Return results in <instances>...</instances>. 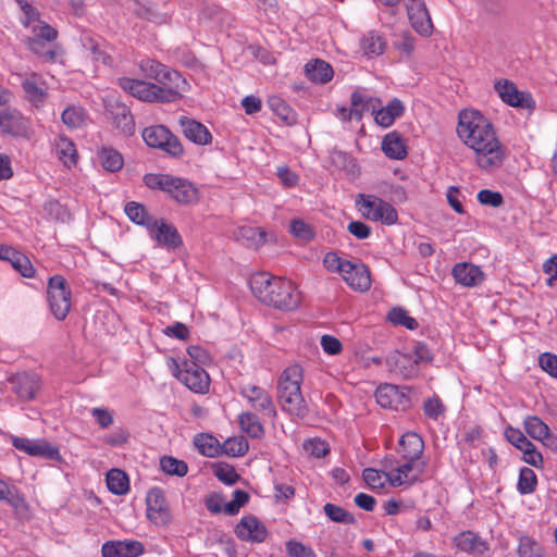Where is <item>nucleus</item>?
<instances>
[{
  "label": "nucleus",
  "instance_id": "obj_9",
  "mask_svg": "<svg viewBox=\"0 0 557 557\" xmlns=\"http://www.w3.org/2000/svg\"><path fill=\"white\" fill-rule=\"evenodd\" d=\"M356 207L360 214L372 222L394 225L398 221L397 210L387 201L374 195L358 194Z\"/></svg>",
  "mask_w": 557,
  "mask_h": 557
},
{
  "label": "nucleus",
  "instance_id": "obj_3",
  "mask_svg": "<svg viewBox=\"0 0 557 557\" xmlns=\"http://www.w3.org/2000/svg\"><path fill=\"white\" fill-rule=\"evenodd\" d=\"M250 287L262 304L278 310H295L301 301L300 292L290 280L265 272L252 275Z\"/></svg>",
  "mask_w": 557,
  "mask_h": 557
},
{
  "label": "nucleus",
  "instance_id": "obj_18",
  "mask_svg": "<svg viewBox=\"0 0 557 557\" xmlns=\"http://www.w3.org/2000/svg\"><path fill=\"white\" fill-rule=\"evenodd\" d=\"M0 128L13 137H29L32 124L18 110L7 108L0 111Z\"/></svg>",
  "mask_w": 557,
  "mask_h": 557
},
{
  "label": "nucleus",
  "instance_id": "obj_60",
  "mask_svg": "<svg viewBox=\"0 0 557 557\" xmlns=\"http://www.w3.org/2000/svg\"><path fill=\"white\" fill-rule=\"evenodd\" d=\"M362 478L371 488L379 490L385 486L386 479L384 470L379 471L373 468H367L362 472Z\"/></svg>",
  "mask_w": 557,
  "mask_h": 557
},
{
  "label": "nucleus",
  "instance_id": "obj_52",
  "mask_svg": "<svg viewBox=\"0 0 557 557\" xmlns=\"http://www.w3.org/2000/svg\"><path fill=\"white\" fill-rule=\"evenodd\" d=\"M388 321L394 325L405 326L408 330L418 329L419 324L417 320L408 314V312L403 308H393L388 312Z\"/></svg>",
  "mask_w": 557,
  "mask_h": 557
},
{
  "label": "nucleus",
  "instance_id": "obj_62",
  "mask_svg": "<svg viewBox=\"0 0 557 557\" xmlns=\"http://www.w3.org/2000/svg\"><path fill=\"white\" fill-rule=\"evenodd\" d=\"M478 200L481 205L498 208L504 203L503 195L499 191L482 189L478 193Z\"/></svg>",
  "mask_w": 557,
  "mask_h": 557
},
{
  "label": "nucleus",
  "instance_id": "obj_17",
  "mask_svg": "<svg viewBox=\"0 0 557 557\" xmlns=\"http://www.w3.org/2000/svg\"><path fill=\"white\" fill-rule=\"evenodd\" d=\"M233 496L232 502L225 503L221 494L212 493L206 497L205 505L211 513L218 515L224 512L228 516H235L239 512V509L248 503L249 495L243 490H235Z\"/></svg>",
  "mask_w": 557,
  "mask_h": 557
},
{
  "label": "nucleus",
  "instance_id": "obj_13",
  "mask_svg": "<svg viewBox=\"0 0 557 557\" xmlns=\"http://www.w3.org/2000/svg\"><path fill=\"white\" fill-rule=\"evenodd\" d=\"M146 517L157 527H168L173 519L171 508L160 487H152L146 496Z\"/></svg>",
  "mask_w": 557,
  "mask_h": 557
},
{
  "label": "nucleus",
  "instance_id": "obj_43",
  "mask_svg": "<svg viewBox=\"0 0 557 557\" xmlns=\"http://www.w3.org/2000/svg\"><path fill=\"white\" fill-rule=\"evenodd\" d=\"M194 444L198 451L206 457L214 458L221 453L219 441L213 435L207 433L198 434L194 440Z\"/></svg>",
  "mask_w": 557,
  "mask_h": 557
},
{
  "label": "nucleus",
  "instance_id": "obj_24",
  "mask_svg": "<svg viewBox=\"0 0 557 557\" xmlns=\"http://www.w3.org/2000/svg\"><path fill=\"white\" fill-rule=\"evenodd\" d=\"M145 547L136 540L108 541L101 547L102 557H138Z\"/></svg>",
  "mask_w": 557,
  "mask_h": 557
},
{
  "label": "nucleus",
  "instance_id": "obj_4",
  "mask_svg": "<svg viewBox=\"0 0 557 557\" xmlns=\"http://www.w3.org/2000/svg\"><path fill=\"white\" fill-rule=\"evenodd\" d=\"M304 369L299 364L285 368L277 380V397L283 411L297 418L308 413V407L301 392Z\"/></svg>",
  "mask_w": 557,
  "mask_h": 557
},
{
  "label": "nucleus",
  "instance_id": "obj_30",
  "mask_svg": "<svg viewBox=\"0 0 557 557\" xmlns=\"http://www.w3.org/2000/svg\"><path fill=\"white\" fill-rule=\"evenodd\" d=\"M180 124L182 126L183 134L190 141L200 146L211 144L212 135L202 123L193 119L182 117L180 120Z\"/></svg>",
  "mask_w": 557,
  "mask_h": 557
},
{
  "label": "nucleus",
  "instance_id": "obj_46",
  "mask_svg": "<svg viewBox=\"0 0 557 557\" xmlns=\"http://www.w3.org/2000/svg\"><path fill=\"white\" fill-rule=\"evenodd\" d=\"M101 165L106 171L117 172L123 168L122 154L113 148H102L99 152Z\"/></svg>",
  "mask_w": 557,
  "mask_h": 557
},
{
  "label": "nucleus",
  "instance_id": "obj_25",
  "mask_svg": "<svg viewBox=\"0 0 557 557\" xmlns=\"http://www.w3.org/2000/svg\"><path fill=\"white\" fill-rule=\"evenodd\" d=\"M454 544L460 552L482 557L488 549V543L473 531H462L454 537Z\"/></svg>",
  "mask_w": 557,
  "mask_h": 557
},
{
  "label": "nucleus",
  "instance_id": "obj_44",
  "mask_svg": "<svg viewBox=\"0 0 557 557\" xmlns=\"http://www.w3.org/2000/svg\"><path fill=\"white\" fill-rule=\"evenodd\" d=\"M268 107L283 122L292 124L295 122V112L288 103L280 96L273 95L268 98Z\"/></svg>",
  "mask_w": 557,
  "mask_h": 557
},
{
  "label": "nucleus",
  "instance_id": "obj_29",
  "mask_svg": "<svg viewBox=\"0 0 557 557\" xmlns=\"http://www.w3.org/2000/svg\"><path fill=\"white\" fill-rule=\"evenodd\" d=\"M391 372L403 379H411L418 375L419 368L410 354L395 351L387 358Z\"/></svg>",
  "mask_w": 557,
  "mask_h": 557
},
{
  "label": "nucleus",
  "instance_id": "obj_19",
  "mask_svg": "<svg viewBox=\"0 0 557 557\" xmlns=\"http://www.w3.org/2000/svg\"><path fill=\"white\" fill-rule=\"evenodd\" d=\"M412 28L422 36L432 34L433 24L424 0H403Z\"/></svg>",
  "mask_w": 557,
  "mask_h": 557
},
{
  "label": "nucleus",
  "instance_id": "obj_23",
  "mask_svg": "<svg viewBox=\"0 0 557 557\" xmlns=\"http://www.w3.org/2000/svg\"><path fill=\"white\" fill-rule=\"evenodd\" d=\"M376 403L382 408L403 410L406 409L410 400L396 385L383 384L375 392Z\"/></svg>",
  "mask_w": 557,
  "mask_h": 557
},
{
  "label": "nucleus",
  "instance_id": "obj_51",
  "mask_svg": "<svg viewBox=\"0 0 557 557\" xmlns=\"http://www.w3.org/2000/svg\"><path fill=\"white\" fill-rule=\"evenodd\" d=\"M160 467L162 471L170 475L184 476L188 472L187 463L172 456L162 457L160 459Z\"/></svg>",
  "mask_w": 557,
  "mask_h": 557
},
{
  "label": "nucleus",
  "instance_id": "obj_6",
  "mask_svg": "<svg viewBox=\"0 0 557 557\" xmlns=\"http://www.w3.org/2000/svg\"><path fill=\"white\" fill-rule=\"evenodd\" d=\"M323 264L327 271L339 273L347 285L355 290L366 292L371 287L370 272L360 261L346 260L336 252L330 251L324 256Z\"/></svg>",
  "mask_w": 557,
  "mask_h": 557
},
{
  "label": "nucleus",
  "instance_id": "obj_39",
  "mask_svg": "<svg viewBox=\"0 0 557 557\" xmlns=\"http://www.w3.org/2000/svg\"><path fill=\"white\" fill-rule=\"evenodd\" d=\"M55 152L58 154L59 160L65 165V166H73L77 163L78 154L76 147L74 143L65 137V136H59L55 139Z\"/></svg>",
  "mask_w": 557,
  "mask_h": 557
},
{
  "label": "nucleus",
  "instance_id": "obj_47",
  "mask_svg": "<svg viewBox=\"0 0 557 557\" xmlns=\"http://www.w3.org/2000/svg\"><path fill=\"white\" fill-rule=\"evenodd\" d=\"M139 70L144 76L150 79H159L161 78L165 72L170 71L166 65L162 64L161 62L153 60V59H143L139 62Z\"/></svg>",
  "mask_w": 557,
  "mask_h": 557
},
{
  "label": "nucleus",
  "instance_id": "obj_63",
  "mask_svg": "<svg viewBox=\"0 0 557 557\" xmlns=\"http://www.w3.org/2000/svg\"><path fill=\"white\" fill-rule=\"evenodd\" d=\"M520 557H543L541 546L530 539H522L518 547Z\"/></svg>",
  "mask_w": 557,
  "mask_h": 557
},
{
  "label": "nucleus",
  "instance_id": "obj_41",
  "mask_svg": "<svg viewBox=\"0 0 557 557\" xmlns=\"http://www.w3.org/2000/svg\"><path fill=\"white\" fill-rule=\"evenodd\" d=\"M107 486L115 495H124L129 491L127 474L120 469H111L107 473Z\"/></svg>",
  "mask_w": 557,
  "mask_h": 557
},
{
  "label": "nucleus",
  "instance_id": "obj_64",
  "mask_svg": "<svg viewBox=\"0 0 557 557\" xmlns=\"http://www.w3.org/2000/svg\"><path fill=\"white\" fill-rule=\"evenodd\" d=\"M542 370L557 379V355L544 352L539 358Z\"/></svg>",
  "mask_w": 557,
  "mask_h": 557
},
{
  "label": "nucleus",
  "instance_id": "obj_31",
  "mask_svg": "<svg viewBox=\"0 0 557 557\" xmlns=\"http://www.w3.org/2000/svg\"><path fill=\"white\" fill-rule=\"evenodd\" d=\"M398 453L403 459H422L424 442L416 432H407L399 438Z\"/></svg>",
  "mask_w": 557,
  "mask_h": 557
},
{
  "label": "nucleus",
  "instance_id": "obj_61",
  "mask_svg": "<svg viewBox=\"0 0 557 557\" xmlns=\"http://www.w3.org/2000/svg\"><path fill=\"white\" fill-rule=\"evenodd\" d=\"M289 557H317L313 549L300 542L289 540L285 544Z\"/></svg>",
  "mask_w": 557,
  "mask_h": 557
},
{
  "label": "nucleus",
  "instance_id": "obj_26",
  "mask_svg": "<svg viewBox=\"0 0 557 557\" xmlns=\"http://www.w3.org/2000/svg\"><path fill=\"white\" fill-rule=\"evenodd\" d=\"M525 433L542 444L557 448V436L550 433L548 425L537 416H527L523 421Z\"/></svg>",
  "mask_w": 557,
  "mask_h": 557
},
{
  "label": "nucleus",
  "instance_id": "obj_1",
  "mask_svg": "<svg viewBox=\"0 0 557 557\" xmlns=\"http://www.w3.org/2000/svg\"><path fill=\"white\" fill-rule=\"evenodd\" d=\"M456 132L461 143L473 150L475 163L481 170L492 172L503 165L507 158L506 147L491 120L480 111L461 110Z\"/></svg>",
  "mask_w": 557,
  "mask_h": 557
},
{
  "label": "nucleus",
  "instance_id": "obj_5",
  "mask_svg": "<svg viewBox=\"0 0 557 557\" xmlns=\"http://www.w3.org/2000/svg\"><path fill=\"white\" fill-rule=\"evenodd\" d=\"M143 181L149 189L161 190L181 205L198 201V188L186 178L165 173H148Z\"/></svg>",
  "mask_w": 557,
  "mask_h": 557
},
{
  "label": "nucleus",
  "instance_id": "obj_42",
  "mask_svg": "<svg viewBox=\"0 0 557 557\" xmlns=\"http://www.w3.org/2000/svg\"><path fill=\"white\" fill-rule=\"evenodd\" d=\"M88 119L87 112L81 106H69L62 114L61 120L69 128H79L86 124Z\"/></svg>",
  "mask_w": 557,
  "mask_h": 557
},
{
  "label": "nucleus",
  "instance_id": "obj_33",
  "mask_svg": "<svg viewBox=\"0 0 557 557\" xmlns=\"http://www.w3.org/2000/svg\"><path fill=\"white\" fill-rule=\"evenodd\" d=\"M382 151L393 160H403L407 157V146L403 136L394 131L386 134L382 140Z\"/></svg>",
  "mask_w": 557,
  "mask_h": 557
},
{
  "label": "nucleus",
  "instance_id": "obj_57",
  "mask_svg": "<svg viewBox=\"0 0 557 557\" xmlns=\"http://www.w3.org/2000/svg\"><path fill=\"white\" fill-rule=\"evenodd\" d=\"M289 232L293 236L304 242H309L314 236L312 227L301 219L290 221Z\"/></svg>",
  "mask_w": 557,
  "mask_h": 557
},
{
  "label": "nucleus",
  "instance_id": "obj_49",
  "mask_svg": "<svg viewBox=\"0 0 557 557\" xmlns=\"http://www.w3.org/2000/svg\"><path fill=\"white\" fill-rule=\"evenodd\" d=\"M248 449L249 445L244 436L230 437L221 446V451L231 457L244 456Z\"/></svg>",
  "mask_w": 557,
  "mask_h": 557
},
{
  "label": "nucleus",
  "instance_id": "obj_53",
  "mask_svg": "<svg viewBox=\"0 0 557 557\" xmlns=\"http://www.w3.org/2000/svg\"><path fill=\"white\" fill-rule=\"evenodd\" d=\"M11 265L14 270H16L22 276L32 278L35 276V268L32 264L30 260L27 256L22 253L21 251H16L14 258L11 260Z\"/></svg>",
  "mask_w": 557,
  "mask_h": 557
},
{
  "label": "nucleus",
  "instance_id": "obj_54",
  "mask_svg": "<svg viewBox=\"0 0 557 557\" xmlns=\"http://www.w3.org/2000/svg\"><path fill=\"white\" fill-rule=\"evenodd\" d=\"M302 447L307 455L314 458H323L330 453L329 444L318 437L305 441Z\"/></svg>",
  "mask_w": 557,
  "mask_h": 557
},
{
  "label": "nucleus",
  "instance_id": "obj_59",
  "mask_svg": "<svg viewBox=\"0 0 557 557\" xmlns=\"http://www.w3.org/2000/svg\"><path fill=\"white\" fill-rule=\"evenodd\" d=\"M213 473L219 481L227 485H233L239 480V474L236 472L234 467L230 465L216 466Z\"/></svg>",
  "mask_w": 557,
  "mask_h": 557
},
{
  "label": "nucleus",
  "instance_id": "obj_21",
  "mask_svg": "<svg viewBox=\"0 0 557 557\" xmlns=\"http://www.w3.org/2000/svg\"><path fill=\"white\" fill-rule=\"evenodd\" d=\"M236 536L246 542L263 543L268 537L267 527L255 516H245L235 527Z\"/></svg>",
  "mask_w": 557,
  "mask_h": 557
},
{
  "label": "nucleus",
  "instance_id": "obj_55",
  "mask_svg": "<svg viewBox=\"0 0 557 557\" xmlns=\"http://www.w3.org/2000/svg\"><path fill=\"white\" fill-rule=\"evenodd\" d=\"M445 412L446 407L438 396L434 395L433 397L424 400L423 413L429 419L437 420L440 417H443Z\"/></svg>",
  "mask_w": 557,
  "mask_h": 557
},
{
  "label": "nucleus",
  "instance_id": "obj_11",
  "mask_svg": "<svg viewBox=\"0 0 557 557\" xmlns=\"http://www.w3.org/2000/svg\"><path fill=\"white\" fill-rule=\"evenodd\" d=\"M239 395L248 403L252 412L269 419L276 417V407L268 389L256 384H244L239 387Z\"/></svg>",
  "mask_w": 557,
  "mask_h": 557
},
{
  "label": "nucleus",
  "instance_id": "obj_16",
  "mask_svg": "<svg viewBox=\"0 0 557 557\" xmlns=\"http://www.w3.org/2000/svg\"><path fill=\"white\" fill-rule=\"evenodd\" d=\"M494 89L506 104L532 110L535 107V102L529 92L520 91L513 82L505 78L495 81Z\"/></svg>",
  "mask_w": 557,
  "mask_h": 557
},
{
  "label": "nucleus",
  "instance_id": "obj_50",
  "mask_svg": "<svg viewBox=\"0 0 557 557\" xmlns=\"http://www.w3.org/2000/svg\"><path fill=\"white\" fill-rule=\"evenodd\" d=\"M323 511L325 516L334 522L344 524H354L356 522L355 517L341 506L326 503L323 507Z\"/></svg>",
  "mask_w": 557,
  "mask_h": 557
},
{
  "label": "nucleus",
  "instance_id": "obj_38",
  "mask_svg": "<svg viewBox=\"0 0 557 557\" xmlns=\"http://www.w3.org/2000/svg\"><path fill=\"white\" fill-rule=\"evenodd\" d=\"M236 239L243 245L258 249L267 242V232L257 226H240L236 232Z\"/></svg>",
  "mask_w": 557,
  "mask_h": 557
},
{
  "label": "nucleus",
  "instance_id": "obj_15",
  "mask_svg": "<svg viewBox=\"0 0 557 557\" xmlns=\"http://www.w3.org/2000/svg\"><path fill=\"white\" fill-rule=\"evenodd\" d=\"M32 33L33 36L25 40L27 48L46 60L53 61L55 52L53 50H44L45 44L42 40L48 42L54 41L58 38V30L49 24L39 21L37 25L32 26Z\"/></svg>",
  "mask_w": 557,
  "mask_h": 557
},
{
  "label": "nucleus",
  "instance_id": "obj_32",
  "mask_svg": "<svg viewBox=\"0 0 557 557\" xmlns=\"http://www.w3.org/2000/svg\"><path fill=\"white\" fill-rule=\"evenodd\" d=\"M381 106V99L371 97L360 92L359 90H355L350 96V108L348 111V115L355 116L356 121H360L366 111H371Z\"/></svg>",
  "mask_w": 557,
  "mask_h": 557
},
{
  "label": "nucleus",
  "instance_id": "obj_36",
  "mask_svg": "<svg viewBox=\"0 0 557 557\" xmlns=\"http://www.w3.org/2000/svg\"><path fill=\"white\" fill-rule=\"evenodd\" d=\"M305 73L309 81L325 84L333 78V67L325 61L317 59L305 66Z\"/></svg>",
  "mask_w": 557,
  "mask_h": 557
},
{
  "label": "nucleus",
  "instance_id": "obj_27",
  "mask_svg": "<svg viewBox=\"0 0 557 557\" xmlns=\"http://www.w3.org/2000/svg\"><path fill=\"white\" fill-rule=\"evenodd\" d=\"M456 283L465 287H474L485 280V274L479 265L470 262L456 263L451 270Z\"/></svg>",
  "mask_w": 557,
  "mask_h": 557
},
{
  "label": "nucleus",
  "instance_id": "obj_58",
  "mask_svg": "<svg viewBox=\"0 0 557 557\" xmlns=\"http://www.w3.org/2000/svg\"><path fill=\"white\" fill-rule=\"evenodd\" d=\"M116 127L125 135H132L135 131V123L133 115L125 106L120 107V112L116 117Z\"/></svg>",
  "mask_w": 557,
  "mask_h": 557
},
{
  "label": "nucleus",
  "instance_id": "obj_37",
  "mask_svg": "<svg viewBox=\"0 0 557 557\" xmlns=\"http://www.w3.org/2000/svg\"><path fill=\"white\" fill-rule=\"evenodd\" d=\"M238 423L242 431L251 438H261L264 436L265 430L259 413L244 411L238 416Z\"/></svg>",
  "mask_w": 557,
  "mask_h": 557
},
{
  "label": "nucleus",
  "instance_id": "obj_28",
  "mask_svg": "<svg viewBox=\"0 0 557 557\" xmlns=\"http://www.w3.org/2000/svg\"><path fill=\"white\" fill-rule=\"evenodd\" d=\"M405 113V104L398 98H393L385 107L377 106L373 110L374 121L381 127L392 126L396 119Z\"/></svg>",
  "mask_w": 557,
  "mask_h": 557
},
{
  "label": "nucleus",
  "instance_id": "obj_40",
  "mask_svg": "<svg viewBox=\"0 0 557 557\" xmlns=\"http://www.w3.org/2000/svg\"><path fill=\"white\" fill-rule=\"evenodd\" d=\"M124 211L128 219L138 224L145 226L147 230L150 227L152 222L156 220L151 216L146 207L136 201H129L125 205Z\"/></svg>",
  "mask_w": 557,
  "mask_h": 557
},
{
  "label": "nucleus",
  "instance_id": "obj_48",
  "mask_svg": "<svg viewBox=\"0 0 557 557\" xmlns=\"http://www.w3.org/2000/svg\"><path fill=\"white\" fill-rule=\"evenodd\" d=\"M536 486H537V476H536L535 472L528 467L521 468L520 472H519L518 484H517L518 492L521 495L531 494L536 490Z\"/></svg>",
  "mask_w": 557,
  "mask_h": 557
},
{
  "label": "nucleus",
  "instance_id": "obj_56",
  "mask_svg": "<svg viewBox=\"0 0 557 557\" xmlns=\"http://www.w3.org/2000/svg\"><path fill=\"white\" fill-rule=\"evenodd\" d=\"M393 46L395 49L409 57L414 50L416 39L410 34V32L405 30L397 35H395V40L393 41Z\"/></svg>",
  "mask_w": 557,
  "mask_h": 557
},
{
  "label": "nucleus",
  "instance_id": "obj_20",
  "mask_svg": "<svg viewBox=\"0 0 557 557\" xmlns=\"http://www.w3.org/2000/svg\"><path fill=\"white\" fill-rule=\"evenodd\" d=\"M150 237L157 242L158 245L173 250L183 245V238L177 228L165 222L163 219L154 220L148 228Z\"/></svg>",
  "mask_w": 557,
  "mask_h": 557
},
{
  "label": "nucleus",
  "instance_id": "obj_45",
  "mask_svg": "<svg viewBox=\"0 0 557 557\" xmlns=\"http://www.w3.org/2000/svg\"><path fill=\"white\" fill-rule=\"evenodd\" d=\"M0 500L7 502L15 510L26 506L25 497L20 490L14 485L10 486L3 480H0Z\"/></svg>",
  "mask_w": 557,
  "mask_h": 557
},
{
  "label": "nucleus",
  "instance_id": "obj_22",
  "mask_svg": "<svg viewBox=\"0 0 557 557\" xmlns=\"http://www.w3.org/2000/svg\"><path fill=\"white\" fill-rule=\"evenodd\" d=\"M12 445L29 456L42 457L51 460L60 458L59 449L45 441H34L25 437H12Z\"/></svg>",
  "mask_w": 557,
  "mask_h": 557
},
{
  "label": "nucleus",
  "instance_id": "obj_2",
  "mask_svg": "<svg viewBox=\"0 0 557 557\" xmlns=\"http://www.w3.org/2000/svg\"><path fill=\"white\" fill-rule=\"evenodd\" d=\"M146 81L120 77L117 85L133 97L146 102H175L183 98L188 87L187 81L175 70H170L156 81Z\"/></svg>",
  "mask_w": 557,
  "mask_h": 557
},
{
  "label": "nucleus",
  "instance_id": "obj_34",
  "mask_svg": "<svg viewBox=\"0 0 557 557\" xmlns=\"http://www.w3.org/2000/svg\"><path fill=\"white\" fill-rule=\"evenodd\" d=\"M40 387L41 382L38 375L24 373L16 377L14 392L21 399L32 400Z\"/></svg>",
  "mask_w": 557,
  "mask_h": 557
},
{
  "label": "nucleus",
  "instance_id": "obj_7",
  "mask_svg": "<svg viewBox=\"0 0 557 557\" xmlns=\"http://www.w3.org/2000/svg\"><path fill=\"white\" fill-rule=\"evenodd\" d=\"M428 462L423 459H404L403 463L385 461L384 474L389 485L398 487L420 482L425 473Z\"/></svg>",
  "mask_w": 557,
  "mask_h": 557
},
{
  "label": "nucleus",
  "instance_id": "obj_14",
  "mask_svg": "<svg viewBox=\"0 0 557 557\" xmlns=\"http://www.w3.org/2000/svg\"><path fill=\"white\" fill-rule=\"evenodd\" d=\"M20 77H22L21 87L26 101L36 110L42 109L48 99L47 82L36 72L20 75Z\"/></svg>",
  "mask_w": 557,
  "mask_h": 557
},
{
  "label": "nucleus",
  "instance_id": "obj_35",
  "mask_svg": "<svg viewBox=\"0 0 557 557\" xmlns=\"http://www.w3.org/2000/svg\"><path fill=\"white\" fill-rule=\"evenodd\" d=\"M386 47L387 42L385 37L376 30L367 32L360 40V48L368 58L383 54Z\"/></svg>",
  "mask_w": 557,
  "mask_h": 557
},
{
  "label": "nucleus",
  "instance_id": "obj_8",
  "mask_svg": "<svg viewBox=\"0 0 557 557\" xmlns=\"http://www.w3.org/2000/svg\"><path fill=\"white\" fill-rule=\"evenodd\" d=\"M168 364L172 374L190 391L198 394H206L209 392V374L202 366L198 364V362H178L174 358H171Z\"/></svg>",
  "mask_w": 557,
  "mask_h": 557
},
{
  "label": "nucleus",
  "instance_id": "obj_10",
  "mask_svg": "<svg viewBox=\"0 0 557 557\" xmlns=\"http://www.w3.org/2000/svg\"><path fill=\"white\" fill-rule=\"evenodd\" d=\"M47 300L53 317L63 321L72 307V290L63 275L55 274L47 283Z\"/></svg>",
  "mask_w": 557,
  "mask_h": 557
},
{
  "label": "nucleus",
  "instance_id": "obj_12",
  "mask_svg": "<svg viewBox=\"0 0 557 557\" xmlns=\"http://www.w3.org/2000/svg\"><path fill=\"white\" fill-rule=\"evenodd\" d=\"M143 139L152 148H159L172 157H180L184 148L180 139L163 125L146 127L143 132Z\"/></svg>",
  "mask_w": 557,
  "mask_h": 557
}]
</instances>
